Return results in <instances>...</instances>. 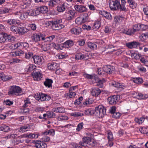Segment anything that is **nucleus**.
<instances>
[{
	"label": "nucleus",
	"instance_id": "f8f14e48",
	"mask_svg": "<svg viewBox=\"0 0 148 148\" xmlns=\"http://www.w3.org/2000/svg\"><path fill=\"white\" fill-rule=\"evenodd\" d=\"M43 57L39 56H34L33 57V60L34 63L38 64L40 65L42 64Z\"/></svg>",
	"mask_w": 148,
	"mask_h": 148
},
{
	"label": "nucleus",
	"instance_id": "3c124183",
	"mask_svg": "<svg viewBox=\"0 0 148 148\" xmlns=\"http://www.w3.org/2000/svg\"><path fill=\"white\" fill-rule=\"evenodd\" d=\"M31 102L29 101V99H27L26 100H25V104L23 106V107L25 108L27 106L28 104H30Z\"/></svg>",
	"mask_w": 148,
	"mask_h": 148
},
{
	"label": "nucleus",
	"instance_id": "2eb2a0df",
	"mask_svg": "<svg viewBox=\"0 0 148 148\" xmlns=\"http://www.w3.org/2000/svg\"><path fill=\"white\" fill-rule=\"evenodd\" d=\"M82 29L79 27H75L72 28L71 31L72 33L75 34H79L81 32Z\"/></svg>",
	"mask_w": 148,
	"mask_h": 148
},
{
	"label": "nucleus",
	"instance_id": "bb28decb",
	"mask_svg": "<svg viewBox=\"0 0 148 148\" xmlns=\"http://www.w3.org/2000/svg\"><path fill=\"white\" fill-rule=\"evenodd\" d=\"M118 8L117 10H119L120 11H126L127 10L124 4H122L121 5L120 3H118Z\"/></svg>",
	"mask_w": 148,
	"mask_h": 148
},
{
	"label": "nucleus",
	"instance_id": "c03bdc74",
	"mask_svg": "<svg viewBox=\"0 0 148 148\" xmlns=\"http://www.w3.org/2000/svg\"><path fill=\"white\" fill-rule=\"evenodd\" d=\"M104 15H104L103 16L108 19L111 20L112 18L111 15H110V13L108 12H106L104 14Z\"/></svg>",
	"mask_w": 148,
	"mask_h": 148
},
{
	"label": "nucleus",
	"instance_id": "7c9ffc66",
	"mask_svg": "<svg viewBox=\"0 0 148 148\" xmlns=\"http://www.w3.org/2000/svg\"><path fill=\"white\" fill-rule=\"evenodd\" d=\"M100 22L99 21L96 22L94 24L93 26V29H95L96 30L98 29L100 27Z\"/></svg>",
	"mask_w": 148,
	"mask_h": 148
},
{
	"label": "nucleus",
	"instance_id": "b1692460",
	"mask_svg": "<svg viewBox=\"0 0 148 148\" xmlns=\"http://www.w3.org/2000/svg\"><path fill=\"white\" fill-rule=\"evenodd\" d=\"M60 3V0H51L49 2V5L51 7H53Z\"/></svg>",
	"mask_w": 148,
	"mask_h": 148
},
{
	"label": "nucleus",
	"instance_id": "c756f323",
	"mask_svg": "<svg viewBox=\"0 0 148 148\" xmlns=\"http://www.w3.org/2000/svg\"><path fill=\"white\" fill-rule=\"evenodd\" d=\"M47 147V144L43 142H42L40 144H38L36 145V147L37 148H46Z\"/></svg>",
	"mask_w": 148,
	"mask_h": 148
},
{
	"label": "nucleus",
	"instance_id": "393cba45",
	"mask_svg": "<svg viewBox=\"0 0 148 148\" xmlns=\"http://www.w3.org/2000/svg\"><path fill=\"white\" fill-rule=\"evenodd\" d=\"M18 33L19 34H24L28 31V30L25 27H18Z\"/></svg>",
	"mask_w": 148,
	"mask_h": 148
},
{
	"label": "nucleus",
	"instance_id": "49530a36",
	"mask_svg": "<svg viewBox=\"0 0 148 148\" xmlns=\"http://www.w3.org/2000/svg\"><path fill=\"white\" fill-rule=\"evenodd\" d=\"M141 56V55L139 54H136L135 53H133L132 54V56L134 57V58L136 60L139 59Z\"/></svg>",
	"mask_w": 148,
	"mask_h": 148
},
{
	"label": "nucleus",
	"instance_id": "f257e3e1",
	"mask_svg": "<svg viewBox=\"0 0 148 148\" xmlns=\"http://www.w3.org/2000/svg\"><path fill=\"white\" fill-rule=\"evenodd\" d=\"M88 145L92 147L95 146L97 145L96 142L90 137H84L82 138V141L76 144L75 146L76 148H82V147L88 146Z\"/></svg>",
	"mask_w": 148,
	"mask_h": 148
},
{
	"label": "nucleus",
	"instance_id": "20e7f679",
	"mask_svg": "<svg viewBox=\"0 0 148 148\" xmlns=\"http://www.w3.org/2000/svg\"><path fill=\"white\" fill-rule=\"evenodd\" d=\"M21 89L19 86H13L11 87L10 91L8 92L9 94H13L15 93H21Z\"/></svg>",
	"mask_w": 148,
	"mask_h": 148
},
{
	"label": "nucleus",
	"instance_id": "c9c22d12",
	"mask_svg": "<svg viewBox=\"0 0 148 148\" xmlns=\"http://www.w3.org/2000/svg\"><path fill=\"white\" fill-rule=\"evenodd\" d=\"M93 102V100L92 98H89L86 99L84 103V105L90 104Z\"/></svg>",
	"mask_w": 148,
	"mask_h": 148
},
{
	"label": "nucleus",
	"instance_id": "f03ea898",
	"mask_svg": "<svg viewBox=\"0 0 148 148\" xmlns=\"http://www.w3.org/2000/svg\"><path fill=\"white\" fill-rule=\"evenodd\" d=\"M83 76L84 77L88 79H94L97 82L96 85L99 86L100 88H103V84L106 82L104 79L102 78L101 80L98 79L96 76L93 75L85 74H84Z\"/></svg>",
	"mask_w": 148,
	"mask_h": 148
},
{
	"label": "nucleus",
	"instance_id": "a878e982",
	"mask_svg": "<svg viewBox=\"0 0 148 148\" xmlns=\"http://www.w3.org/2000/svg\"><path fill=\"white\" fill-rule=\"evenodd\" d=\"M65 3H64L62 5H60L57 7V10L60 12H63L65 10Z\"/></svg>",
	"mask_w": 148,
	"mask_h": 148
},
{
	"label": "nucleus",
	"instance_id": "2f4dec72",
	"mask_svg": "<svg viewBox=\"0 0 148 148\" xmlns=\"http://www.w3.org/2000/svg\"><path fill=\"white\" fill-rule=\"evenodd\" d=\"M94 111L89 109L85 110V114L86 115H91L95 113Z\"/></svg>",
	"mask_w": 148,
	"mask_h": 148
},
{
	"label": "nucleus",
	"instance_id": "e433bc0d",
	"mask_svg": "<svg viewBox=\"0 0 148 148\" xmlns=\"http://www.w3.org/2000/svg\"><path fill=\"white\" fill-rule=\"evenodd\" d=\"M71 115L75 117H77L79 116H82L84 115V114L79 112H75L71 113Z\"/></svg>",
	"mask_w": 148,
	"mask_h": 148
},
{
	"label": "nucleus",
	"instance_id": "f3484780",
	"mask_svg": "<svg viewBox=\"0 0 148 148\" xmlns=\"http://www.w3.org/2000/svg\"><path fill=\"white\" fill-rule=\"evenodd\" d=\"M75 59L77 60H82L87 59L86 56L81 53H77L75 55Z\"/></svg>",
	"mask_w": 148,
	"mask_h": 148
},
{
	"label": "nucleus",
	"instance_id": "a211bd4d",
	"mask_svg": "<svg viewBox=\"0 0 148 148\" xmlns=\"http://www.w3.org/2000/svg\"><path fill=\"white\" fill-rule=\"evenodd\" d=\"M143 26H144V25H134L133 30L130 31L131 32L130 33V34L131 33H133L136 32L140 30L141 29L142 27H143Z\"/></svg>",
	"mask_w": 148,
	"mask_h": 148
},
{
	"label": "nucleus",
	"instance_id": "4d7b16f0",
	"mask_svg": "<svg viewBox=\"0 0 148 148\" xmlns=\"http://www.w3.org/2000/svg\"><path fill=\"white\" fill-rule=\"evenodd\" d=\"M49 118H54L56 116L55 113H54L53 112H51L48 113L47 114Z\"/></svg>",
	"mask_w": 148,
	"mask_h": 148
},
{
	"label": "nucleus",
	"instance_id": "603ef678",
	"mask_svg": "<svg viewBox=\"0 0 148 148\" xmlns=\"http://www.w3.org/2000/svg\"><path fill=\"white\" fill-rule=\"evenodd\" d=\"M10 9L7 8H4L2 10H1V14H5L8 13L10 11Z\"/></svg>",
	"mask_w": 148,
	"mask_h": 148
},
{
	"label": "nucleus",
	"instance_id": "8fccbe9b",
	"mask_svg": "<svg viewBox=\"0 0 148 148\" xmlns=\"http://www.w3.org/2000/svg\"><path fill=\"white\" fill-rule=\"evenodd\" d=\"M25 57L27 59H29L31 57L33 58L34 56H33V54L30 52H28L27 53H25Z\"/></svg>",
	"mask_w": 148,
	"mask_h": 148
},
{
	"label": "nucleus",
	"instance_id": "ddd939ff",
	"mask_svg": "<svg viewBox=\"0 0 148 148\" xmlns=\"http://www.w3.org/2000/svg\"><path fill=\"white\" fill-rule=\"evenodd\" d=\"M140 43L135 41H133L126 43V45L129 48L132 49L136 48L138 45H140Z\"/></svg>",
	"mask_w": 148,
	"mask_h": 148
},
{
	"label": "nucleus",
	"instance_id": "4468645a",
	"mask_svg": "<svg viewBox=\"0 0 148 148\" xmlns=\"http://www.w3.org/2000/svg\"><path fill=\"white\" fill-rule=\"evenodd\" d=\"M35 96L36 100H41L42 101H45V94H44L42 93H39L36 94Z\"/></svg>",
	"mask_w": 148,
	"mask_h": 148
},
{
	"label": "nucleus",
	"instance_id": "37998d69",
	"mask_svg": "<svg viewBox=\"0 0 148 148\" xmlns=\"http://www.w3.org/2000/svg\"><path fill=\"white\" fill-rule=\"evenodd\" d=\"M125 85L123 84H121L118 82H116L115 84V87L123 88L125 87Z\"/></svg>",
	"mask_w": 148,
	"mask_h": 148
},
{
	"label": "nucleus",
	"instance_id": "1a4fd4ad",
	"mask_svg": "<svg viewBox=\"0 0 148 148\" xmlns=\"http://www.w3.org/2000/svg\"><path fill=\"white\" fill-rule=\"evenodd\" d=\"M41 38L43 40L45 39L44 37L43 36V35L40 33H39L38 34L34 35L32 38L33 40L35 42L40 40Z\"/></svg>",
	"mask_w": 148,
	"mask_h": 148
},
{
	"label": "nucleus",
	"instance_id": "6ab92c4d",
	"mask_svg": "<svg viewBox=\"0 0 148 148\" xmlns=\"http://www.w3.org/2000/svg\"><path fill=\"white\" fill-rule=\"evenodd\" d=\"M48 69L50 70L55 71L57 69V64L56 63H49L48 64Z\"/></svg>",
	"mask_w": 148,
	"mask_h": 148
},
{
	"label": "nucleus",
	"instance_id": "de8ad7c7",
	"mask_svg": "<svg viewBox=\"0 0 148 148\" xmlns=\"http://www.w3.org/2000/svg\"><path fill=\"white\" fill-rule=\"evenodd\" d=\"M84 124L82 122L79 124L77 127L76 130L77 131H80L82 129L83 127Z\"/></svg>",
	"mask_w": 148,
	"mask_h": 148
},
{
	"label": "nucleus",
	"instance_id": "9b49d317",
	"mask_svg": "<svg viewBox=\"0 0 148 148\" xmlns=\"http://www.w3.org/2000/svg\"><path fill=\"white\" fill-rule=\"evenodd\" d=\"M64 27V26L63 25L61 24H57L56 22L55 21H53L51 27L52 29L55 30L60 29Z\"/></svg>",
	"mask_w": 148,
	"mask_h": 148
},
{
	"label": "nucleus",
	"instance_id": "a18cd8bd",
	"mask_svg": "<svg viewBox=\"0 0 148 148\" xmlns=\"http://www.w3.org/2000/svg\"><path fill=\"white\" fill-rule=\"evenodd\" d=\"M16 23V20L14 19H10L7 21L8 23L10 25L15 24Z\"/></svg>",
	"mask_w": 148,
	"mask_h": 148
},
{
	"label": "nucleus",
	"instance_id": "6e6552de",
	"mask_svg": "<svg viewBox=\"0 0 148 148\" xmlns=\"http://www.w3.org/2000/svg\"><path fill=\"white\" fill-rule=\"evenodd\" d=\"M119 0H115V1H112L110 3V7L111 10H117L118 3H119Z\"/></svg>",
	"mask_w": 148,
	"mask_h": 148
},
{
	"label": "nucleus",
	"instance_id": "412c9836",
	"mask_svg": "<svg viewBox=\"0 0 148 148\" xmlns=\"http://www.w3.org/2000/svg\"><path fill=\"white\" fill-rule=\"evenodd\" d=\"M53 82L52 79H46L44 84L46 87L49 88L52 87V84Z\"/></svg>",
	"mask_w": 148,
	"mask_h": 148
},
{
	"label": "nucleus",
	"instance_id": "473e14b6",
	"mask_svg": "<svg viewBox=\"0 0 148 148\" xmlns=\"http://www.w3.org/2000/svg\"><path fill=\"white\" fill-rule=\"evenodd\" d=\"M127 2L129 4L130 8L133 9L136 8V5L132 0H128Z\"/></svg>",
	"mask_w": 148,
	"mask_h": 148
},
{
	"label": "nucleus",
	"instance_id": "cd10ccee",
	"mask_svg": "<svg viewBox=\"0 0 148 148\" xmlns=\"http://www.w3.org/2000/svg\"><path fill=\"white\" fill-rule=\"evenodd\" d=\"M87 45L88 47L91 49H97V45L95 43L91 42H88Z\"/></svg>",
	"mask_w": 148,
	"mask_h": 148
},
{
	"label": "nucleus",
	"instance_id": "0e129e2a",
	"mask_svg": "<svg viewBox=\"0 0 148 148\" xmlns=\"http://www.w3.org/2000/svg\"><path fill=\"white\" fill-rule=\"evenodd\" d=\"M12 77L8 75H5L3 76L2 80L4 81H6L8 80L11 79Z\"/></svg>",
	"mask_w": 148,
	"mask_h": 148
},
{
	"label": "nucleus",
	"instance_id": "dca6fc26",
	"mask_svg": "<svg viewBox=\"0 0 148 148\" xmlns=\"http://www.w3.org/2000/svg\"><path fill=\"white\" fill-rule=\"evenodd\" d=\"M73 45L74 43L72 40H69L66 41L61 46L62 47L68 48Z\"/></svg>",
	"mask_w": 148,
	"mask_h": 148
},
{
	"label": "nucleus",
	"instance_id": "774afa93",
	"mask_svg": "<svg viewBox=\"0 0 148 148\" xmlns=\"http://www.w3.org/2000/svg\"><path fill=\"white\" fill-rule=\"evenodd\" d=\"M143 10L145 14L146 15H148V6L143 8Z\"/></svg>",
	"mask_w": 148,
	"mask_h": 148
},
{
	"label": "nucleus",
	"instance_id": "423d86ee",
	"mask_svg": "<svg viewBox=\"0 0 148 148\" xmlns=\"http://www.w3.org/2000/svg\"><path fill=\"white\" fill-rule=\"evenodd\" d=\"M118 95H114L111 96L108 99V101L110 104L114 105L116 104V101H118Z\"/></svg>",
	"mask_w": 148,
	"mask_h": 148
},
{
	"label": "nucleus",
	"instance_id": "bf43d9fd",
	"mask_svg": "<svg viewBox=\"0 0 148 148\" xmlns=\"http://www.w3.org/2000/svg\"><path fill=\"white\" fill-rule=\"evenodd\" d=\"M36 67V66H34L32 64H29V65L28 70V71L33 70Z\"/></svg>",
	"mask_w": 148,
	"mask_h": 148
},
{
	"label": "nucleus",
	"instance_id": "0eeeda50",
	"mask_svg": "<svg viewBox=\"0 0 148 148\" xmlns=\"http://www.w3.org/2000/svg\"><path fill=\"white\" fill-rule=\"evenodd\" d=\"M76 10L79 13H82L87 11V9L84 5H76L74 6Z\"/></svg>",
	"mask_w": 148,
	"mask_h": 148
},
{
	"label": "nucleus",
	"instance_id": "4be33fe9",
	"mask_svg": "<svg viewBox=\"0 0 148 148\" xmlns=\"http://www.w3.org/2000/svg\"><path fill=\"white\" fill-rule=\"evenodd\" d=\"M23 8H26L30 6L31 4V0H23Z\"/></svg>",
	"mask_w": 148,
	"mask_h": 148
},
{
	"label": "nucleus",
	"instance_id": "69168bd1",
	"mask_svg": "<svg viewBox=\"0 0 148 148\" xmlns=\"http://www.w3.org/2000/svg\"><path fill=\"white\" fill-rule=\"evenodd\" d=\"M53 21H47L46 22L45 25L48 26H51L52 27Z\"/></svg>",
	"mask_w": 148,
	"mask_h": 148
},
{
	"label": "nucleus",
	"instance_id": "052dcab7",
	"mask_svg": "<svg viewBox=\"0 0 148 148\" xmlns=\"http://www.w3.org/2000/svg\"><path fill=\"white\" fill-rule=\"evenodd\" d=\"M85 42V41L83 39L79 40L77 41V43L81 46L84 45V44Z\"/></svg>",
	"mask_w": 148,
	"mask_h": 148
},
{
	"label": "nucleus",
	"instance_id": "c85d7f7f",
	"mask_svg": "<svg viewBox=\"0 0 148 148\" xmlns=\"http://www.w3.org/2000/svg\"><path fill=\"white\" fill-rule=\"evenodd\" d=\"M83 17L82 18V21L83 23H85L88 21V13H84L83 14Z\"/></svg>",
	"mask_w": 148,
	"mask_h": 148
},
{
	"label": "nucleus",
	"instance_id": "09e8293b",
	"mask_svg": "<svg viewBox=\"0 0 148 148\" xmlns=\"http://www.w3.org/2000/svg\"><path fill=\"white\" fill-rule=\"evenodd\" d=\"M108 138L109 140L112 141L113 140V137L112 133L111 132H108Z\"/></svg>",
	"mask_w": 148,
	"mask_h": 148
},
{
	"label": "nucleus",
	"instance_id": "864d4df0",
	"mask_svg": "<svg viewBox=\"0 0 148 148\" xmlns=\"http://www.w3.org/2000/svg\"><path fill=\"white\" fill-rule=\"evenodd\" d=\"M28 128V127L27 126H24L21 127L20 128L19 131L20 132H25V131L24 130Z\"/></svg>",
	"mask_w": 148,
	"mask_h": 148
},
{
	"label": "nucleus",
	"instance_id": "aec40b11",
	"mask_svg": "<svg viewBox=\"0 0 148 148\" xmlns=\"http://www.w3.org/2000/svg\"><path fill=\"white\" fill-rule=\"evenodd\" d=\"M4 36L5 37V41L8 42H11L14 41L15 37L13 36L8 35L7 34L4 33Z\"/></svg>",
	"mask_w": 148,
	"mask_h": 148
},
{
	"label": "nucleus",
	"instance_id": "680f3d73",
	"mask_svg": "<svg viewBox=\"0 0 148 148\" xmlns=\"http://www.w3.org/2000/svg\"><path fill=\"white\" fill-rule=\"evenodd\" d=\"M28 15L29 16H35L36 14H34V11L33 10L27 11Z\"/></svg>",
	"mask_w": 148,
	"mask_h": 148
},
{
	"label": "nucleus",
	"instance_id": "72a5a7b5",
	"mask_svg": "<svg viewBox=\"0 0 148 148\" xmlns=\"http://www.w3.org/2000/svg\"><path fill=\"white\" fill-rule=\"evenodd\" d=\"M76 95V93L74 92H70L69 93L65 95L66 98H71L74 97Z\"/></svg>",
	"mask_w": 148,
	"mask_h": 148
},
{
	"label": "nucleus",
	"instance_id": "4c0bfd02",
	"mask_svg": "<svg viewBox=\"0 0 148 148\" xmlns=\"http://www.w3.org/2000/svg\"><path fill=\"white\" fill-rule=\"evenodd\" d=\"M83 99V97L82 96L80 97L79 98L76 99L74 102V104L76 105H78L81 103V101Z\"/></svg>",
	"mask_w": 148,
	"mask_h": 148
},
{
	"label": "nucleus",
	"instance_id": "13d9d810",
	"mask_svg": "<svg viewBox=\"0 0 148 148\" xmlns=\"http://www.w3.org/2000/svg\"><path fill=\"white\" fill-rule=\"evenodd\" d=\"M121 115V114L119 112H115L113 114V117L116 118H118Z\"/></svg>",
	"mask_w": 148,
	"mask_h": 148
},
{
	"label": "nucleus",
	"instance_id": "6e6d98bb",
	"mask_svg": "<svg viewBox=\"0 0 148 148\" xmlns=\"http://www.w3.org/2000/svg\"><path fill=\"white\" fill-rule=\"evenodd\" d=\"M95 93L96 94V96L99 95L101 93V90L98 88H96L93 89Z\"/></svg>",
	"mask_w": 148,
	"mask_h": 148
},
{
	"label": "nucleus",
	"instance_id": "9d476101",
	"mask_svg": "<svg viewBox=\"0 0 148 148\" xmlns=\"http://www.w3.org/2000/svg\"><path fill=\"white\" fill-rule=\"evenodd\" d=\"M32 75L35 80H40L42 78V74L39 71L37 72L34 71L32 73Z\"/></svg>",
	"mask_w": 148,
	"mask_h": 148
},
{
	"label": "nucleus",
	"instance_id": "5fc2aeb1",
	"mask_svg": "<svg viewBox=\"0 0 148 148\" xmlns=\"http://www.w3.org/2000/svg\"><path fill=\"white\" fill-rule=\"evenodd\" d=\"M4 102L5 103L6 105L8 106H10L12 105L13 103V102L12 101H10L9 99L4 101Z\"/></svg>",
	"mask_w": 148,
	"mask_h": 148
},
{
	"label": "nucleus",
	"instance_id": "5701e85b",
	"mask_svg": "<svg viewBox=\"0 0 148 148\" xmlns=\"http://www.w3.org/2000/svg\"><path fill=\"white\" fill-rule=\"evenodd\" d=\"M38 9L39 10V12L42 13H46L48 10L47 7L45 6H42L40 7H38Z\"/></svg>",
	"mask_w": 148,
	"mask_h": 148
},
{
	"label": "nucleus",
	"instance_id": "ea45409f",
	"mask_svg": "<svg viewBox=\"0 0 148 148\" xmlns=\"http://www.w3.org/2000/svg\"><path fill=\"white\" fill-rule=\"evenodd\" d=\"M142 79L140 77L134 79L133 80L134 82L137 84H140L143 82Z\"/></svg>",
	"mask_w": 148,
	"mask_h": 148
},
{
	"label": "nucleus",
	"instance_id": "79ce46f5",
	"mask_svg": "<svg viewBox=\"0 0 148 148\" xmlns=\"http://www.w3.org/2000/svg\"><path fill=\"white\" fill-rule=\"evenodd\" d=\"M18 27L16 26H13L11 27V30L14 33H18Z\"/></svg>",
	"mask_w": 148,
	"mask_h": 148
},
{
	"label": "nucleus",
	"instance_id": "f704fd0d",
	"mask_svg": "<svg viewBox=\"0 0 148 148\" xmlns=\"http://www.w3.org/2000/svg\"><path fill=\"white\" fill-rule=\"evenodd\" d=\"M9 130V127L7 126L4 125L0 127V130L4 132H7Z\"/></svg>",
	"mask_w": 148,
	"mask_h": 148
},
{
	"label": "nucleus",
	"instance_id": "e2e57ef3",
	"mask_svg": "<svg viewBox=\"0 0 148 148\" xmlns=\"http://www.w3.org/2000/svg\"><path fill=\"white\" fill-rule=\"evenodd\" d=\"M116 108L115 106H112L110 110V112L112 114H114L115 113V111H116Z\"/></svg>",
	"mask_w": 148,
	"mask_h": 148
},
{
	"label": "nucleus",
	"instance_id": "a19ab883",
	"mask_svg": "<svg viewBox=\"0 0 148 148\" xmlns=\"http://www.w3.org/2000/svg\"><path fill=\"white\" fill-rule=\"evenodd\" d=\"M4 35V33L3 34L0 33V42L1 43L5 42V37Z\"/></svg>",
	"mask_w": 148,
	"mask_h": 148
},
{
	"label": "nucleus",
	"instance_id": "7ed1b4c3",
	"mask_svg": "<svg viewBox=\"0 0 148 148\" xmlns=\"http://www.w3.org/2000/svg\"><path fill=\"white\" fill-rule=\"evenodd\" d=\"M106 108L101 105L95 108V113H96L98 117H103L106 113Z\"/></svg>",
	"mask_w": 148,
	"mask_h": 148
},
{
	"label": "nucleus",
	"instance_id": "39448f33",
	"mask_svg": "<svg viewBox=\"0 0 148 148\" xmlns=\"http://www.w3.org/2000/svg\"><path fill=\"white\" fill-rule=\"evenodd\" d=\"M114 66L111 65H106L103 66V69L106 73L110 74L112 73L115 70Z\"/></svg>",
	"mask_w": 148,
	"mask_h": 148
},
{
	"label": "nucleus",
	"instance_id": "338daca9",
	"mask_svg": "<svg viewBox=\"0 0 148 148\" xmlns=\"http://www.w3.org/2000/svg\"><path fill=\"white\" fill-rule=\"evenodd\" d=\"M82 28L84 29H86L87 30H89L90 29L91 27L90 26H87L85 25H83Z\"/></svg>",
	"mask_w": 148,
	"mask_h": 148
},
{
	"label": "nucleus",
	"instance_id": "58836bf2",
	"mask_svg": "<svg viewBox=\"0 0 148 148\" xmlns=\"http://www.w3.org/2000/svg\"><path fill=\"white\" fill-rule=\"evenodd\" d=\"M15 56H22L24 54V52L21 50H17L14 53Z\"/></svg>",
	"mask_w": 148,
	"mask_h": 148
}]
</instances>
